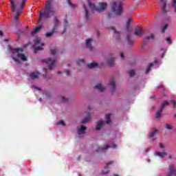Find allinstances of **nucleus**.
<instances>
[{
  "mask_svg": "<svg viewBox=\"0 0 176 176\" xmlns=\"http://www.w3.org/2000/svg\"><path fill=\"white\" fill-rule=\"evenodd\" d=\"M23 52L24 50L23 48H14L9 47V54L10 57L13 60L14 63L18 65L21 64V63H25V61H28V56L24 54V53H23Z\"/></svg>",
  "mask_w": 176,
  "mask_h": 176,
  "instance_id": "obj_1",
  "label": "nucleus"
},
{
  "mask_svg": "<svg viewBox=\"0 0 176 176\" xmlns=\"http://www.w3.org/2000/svg\"><path fill=\"white\" fill-rule=\"evenodd\" d=\"M87 2L89 9L91 10H96V12H98V13L104 12V10H105L108 7V3L105 2H100L97 6L91 1V0H87Z\"/></svg>",
  "mask_w": 176,
  "mask_h": 176,
  "instance_id": "obj_2",
  "label": "nucleus"
},
{
  "mask_svg": "<svg viewBox=\"0 0 176 176\" xmlns=\"http://www.w3.org/2000/svg\"><path fill=\"white\" fill-rule=\"evenodd\" d=\"M54 14V10L53 9V7H52V4L48 3L45 6V10L44 12H40V19H49V17H52Z\"/></svg>",
  "mask_w": 176,
  "mask_h": 176,
  "instance_id": "obj_3",
  "label": "nucleus"
},
{
  "mask_svg": "<svg viewBox=\"0 0 176 176\" xmlns=\"http://www.w3.org/2000/svg\"><path fill=\"white\" fill-rule=\"evenodd\" d=\"M51 54L54 56V58H50L48 59L44 60V61L48 64L49 69H53L54 67V63L57 61V49L54 48L51 50Z\"/></svg>",
  "mask_w": 176,
  "mask_h": 176,
  "instance_id": "obj_4",
  "label": "nucleus"
},
{
  "mask_svg": "<svg viewBox=\"0 0 176 176\" xmlns=\"http://www.w3.org/2000/svg\"><path fill=\"white\" fill-rule=\"evenodd\" d=\"M111 9L117 16H120L123 13V3L120 1L113 2Z\"/></svg>",
  "mask_w": 176,
  "mask_h": 176,
  "instance_id": "obj_5",
  "label": "nucleus"
},
{
  "mask_svg": "<svg viewBox=\"0 0 176 176\" xmlns=\"http://www.w3.org/2000/svg\"><path fill=\"white\" fill-rule=\"evenodd\" d=\"M160 148L161 150H157L155 152L154 156L160 157V159H164L167 156V151H166V146L162 143L160 144Z\"/></svg>",
  "mask_w": 176,
  "mask_h": 176,
  "instance_id": "obj_6",
  "label": "nucleus"
},
{
  "mask_svg": "<svg viewBox=\"0 0 176 176\" xmlns=\"http://www.w3.org/2000/svg\"><path fill=\"white\" fill-rule=\"evenodd\" d=\"M43 46H45V43H43L41 37H37L34 39L33 48L34 49L35 53H36L38 50H42Z\"/></svg>",
  "mask_w": 176,
  "mask_h": 176,
  "instance_id": "obj_7",
  "label": "nucleus"
},
{
  "mask_svg": "<svg viewBox=\"0 0 176 176\" xmlns=\"http://www.w3.org/2000/svg\"><path fill=\"white\" fill-rule=\"evenodd\" d=\"M108 148H112V149H116L118 148V145L115 144H111L109 146L108 144L105 145L104 147L101 148L98 146H96V152H102V151H107Z\"/></svg>",
  "mask_w": 176,
  "mask_h": 176,
  "instance_id": "obj_8",
  "label": "nucleus"
},
{
  "mask_svg": "<svg viewBox=\"0 0 176 176\" xmlns=\"http://www.w3.org/2000/svg\"><path fill=\"white\" fill-rule=\"evenodd\" d=\"M159 64H162V61L159 58H155L153 63H150L146 69V74H149L151 72L152 68L155 67V65H159Z\"/></svg>",
  "mask_w": 176,
  "mask_h": 176,
  "instance_id": "obj_9",
  "label": "nucleus"
},
{
  "mask_svg": "<svg viewBox=\"0 0 176 176\" xmlns=\"http://www.w3.org/2000/svg\"><path fill=\"white\" fill-rule=\"evenodd\" d=\"M11 3V10L13 12H16V14L17 16H20L21 14V11L20 10H16V3H17L18 0H10Z\"/></svg>",
  "mask_w": 176,
  "mask_h": 176,
  "instance_id": "obj_10",
  "label": "nucleus"
},
{
  "mask_svg": "<svg viewBox=\"0 0 176 176\" xmlns=\"http://www.w3.org/2000/svg\"><path fill=\"white\" fill-rule=\"evenodd\" d=\"M166 176H176V168L175 166L170 164Z\"/></svg>",
  "mask_w": 176,
  "mask_h": 176,
  "instance_id": "obj_11",
  "label": "nucleus"
},
{
  "mask_svg": "<svg viewBox=\"0 0 176 176\" xmlns=\"http://www.w3.org/2000/svg\"><path fill=\"white\" fill-rule=\"evenodd\" d=\"M159 133V129H154L152 131L149 132L148 133V138L151 140V141H155L156 138L155 136Z\"/></svg>",
  "mask_w": 176,
  "mask_h": 176,
  "instance_id": "obj_12",
  "label": "nucleus"
},
{
  "mask_svg": "<svg viewBox=\"0 0 176 176\" xmlns=\"http://www.w3.org/2000/svg\"><path fill=\"white\" fill-rule=\"evenodd\" d=\"M77 133L79 135H83L86 134V126L81 125L77 127Z\"/></svg>",
  "mask_w": 176,
  "mask_h": 176,
  "instance_id": "obj_13",
  "label": "nucleus"
},
{
  "mask_svg": "<svg viewBox=\"0 0 176 176\" xmlns=\"http://www.w3.org/2000/svg\"><path fill=\"white\" fill-rule=\"evenodd\" d=\"M134 34L136 36H142V35L144 34V31L140 28H136L135 29Z\"/></svg>",
  "mask_w": 176,
  "mask_h": 176,
  "instance_id": "obj_14",
  "label": "nucleus"
},
{
  "mask_svg": "<svg viewBox=\"0 0 176 176\" xmlns=\"http://www.w3.org/2000/svg\"><path fill=\"white\" fill-rule=\"evenodd\" d=\"M82 7L85 9V19H86L87 21H90V14H89L87 8H86V4H82Z\"/></svg>",
  "mask_w": 176,
  "mask_h": 176,
  "instance_id": "obj_15",
  "label": "nucleus"
},
{
  "mask_svg": "<svg viewBox=\"0 0 176 176\" xmlns=\"http://www.w3.org/2000/svg\"><path fill=\"white\" fill-rule=\"evenodd\" d=\"M54 28L53 30L54 31H56V30H57V27H58V25H60V21H58V19H57V16H54Z\"/></svg>",
  "mask_w": 176,
  "mask_h": 176,
  "instance_id": "obj_16",
  "label": "nucleus"
},
{
  "mask_svg": "<svg viewBox=\"0 0 176 176\" xmlns=\"http://www.w3.org/2000/svg\"><path fill=\"white\" fill-rule=\"evenodd\" d=\"M91 42H93V38H88L86 40V46L87 49L93 50V47L91 46Z\"/></svg>",
  "mask_w": 176,
  "mask_h": 176,
  "instance_id": "obj_17",
  "label": "nucleus"
},
{
  "mask_svg": "<svg viewBox=\"0 0 176 176\" xmlns=\"http://www.w3.org/2000/svg\"><path fill=\"white\" fill-rule=\"evenodd\" d=\"M104 124H105V122L102 120H100L96 125V130H100L101 127H102V126H104Z\"/></svg>",
  "mask_w": 176,
  "mask_h": 176,
  "instance_id": "obj_18",
  "label": "nucleus"
},
{
  "mask_svg": "<svg viewBox=\"0 0 176 176\" xmlns=\"http://www.w3.org/2000/svg\"><path fill=\"white\" fill-rule=\"evenodd\" d=\"M40 75H41V73H39L38 72H34L30 74V78H32V79H38V78H39Z\"/></svg>",
  "mask_w": 176,
  "mask_h": 176,
  "instance_id": "obj_19",
  "label": "nucleus"
},
{
  "mask_svg": "<svg viewBox=\"0 0 176 176\" xmlns=\"http://www.w3.org/2000/svg\"><path fill=\"white\" fill-rule=\"evenodd\" d=\"M95 89L98 90V91H104L105 90V87H104L102 84L98 83L96 85Z\"/></svg>",
  "mask_w": 176,
  "mask_h": 176,
  "instance_id": "obj_20",
  "label": "nucleus"
},
{
  "mask_svg": "<svg viewBox=\"0 0 176 176\" xmlns=\"http://www.w3.org/2000/svg\"><path fill=\"white\" fill-rule=\"evenodd\" d=\"M109 86H111V89L112 91H113L115 90V89H116L115 78L111 79Z\"/></svg>",
  "mask_w": 176,
  "mask_h": 176,
  "instance_id": "obj_21",
  "label": "nucleus"
},
{
  "mask_svg": "<svg viewBox=\"0 0 176 176\" xmlns=\"http://www.w3.org/2000/svg\"><path fill=\"white\" fill-rule=\"evenodd\" d=\"M165 129L166 130H168V131H171L173 129H174V124H170V123H166L165 124Z\"/></svg>",
  "mask_w": 176,
  "mask_h": 176,
  "instance_id": "obj_22",
  "label": "nucleus"
},
{
  "mask_svg": "<svg viewBox=\"0 0 176 176\" xmlns=\"http://www.w3.org/2000/svg\"><path fill=\"white\" fill-rule=\"evenodd\" d=\"M160 6H162V12H166V1H164V0H160Z\"/></svg>",
  "mask_w": 176,
  "mask_h": 176,
  "instance_id": "obj_23",
  "label": "nucleus"
},
{
  "mask_svg": "<svg viewBox=\"0 0 176 176\" xmlns=\"http://www.w3.org/2000/svg\"><path fill=\"white\" fill-rule=\"evenodd\" d=\"M163 112V109H160L157 111L156 114H155V118L157 119H160L162 118V113Z\"/></svg>",
  "mask_w": 176,
  "mask_h": 176,
  "instance_id": "obj_24",
  "label": "nucleus"
},
{
  "mask_svg": "<svg viewBox=\"0 0 176 176\" xmlns=\"http://www.w3.org/2000/svg\"><path fill=\"white\" fill-rule=\"evenodd\" d=\"M153 39H155V36L153 34H151L149 36H146L144 38V41L148 42V41H153Z\"/></svg>",
  "mask_w": 176,
  "mask_h": 176,
  "instance_id": "obj_25",
  "label": "nucleus"
},
{
  "mask_svg": "<svg viewBox=\"0 0 176 176\" xmlns=\"http://www.w3.org/2000/svg\"><path fill=\"white\" fill-rule=\"evenodd\" d=\"M168 105H170V102H168V101L166 100V101H164V102L162 104V105H161V107H160V108L161 109L164 110V108H166V107H168Z\"/></svg>",
  "mask_w": 176,
  "mask_h": 176,
  "instance_id": "obj_26",
  "label": "nucleus"
},
{
  "mask_svg": "<svg viewBox=\"0 0 176 176\" xmlns=\"http://www.w3.org/2000/svg\"><path fill=\"white\" fill-rule=\"evenodd\" d=\"M101 173L102 174H109V168L105 165L104 168L102 170Z\"/></svg>",
  "mask_w": 176,
  "mask_h": 176,
  "instance_id": "obj_27",
  "label": "nucleus"
},
{
  "mask_svg": "<svg viewBox=\"0 0 176 176\" xmlns=\"http://www.w3.org/2000/svg\"><path fill=\"white\" fill-rule=\"evenodd\" d=\"M42 27L41 26H38L37 28H36L32 32V35H35L36 34H38V32H39V31H41Z\"/></svg>",
  "mask_w": 176,
  "mask_h": 176,
  "instance_id": "obj_28",
  "label": "nucleus"
},
{
  "mask_svg": "<svg viewBox=\"0 0 176 176\" xmlns=\"http://www.w3.org/2000/svg\"><path fill=\"white\" fill-rule=\"evenodd\" d=\"M115 63V58H111L107 60V64L109 67H113V63Z\"/></svg>",
  "mask_w": 176,
  "mask_h": 176,
  "instance_id": "obj_29",
  "label": "nucleus"
},
{
  "mask_svg": "<svg viewBox=\"0 0 176 176\" xmlns=\"http://www.w3.org/2000/svg\"><path fill=\"white\" fill-rule=\"evenodd\" d=\"M98 67V63H92L87 65L88 68H97Z\"/></svg>",
  "mask_w": 176,
  "mask_h": 176,
  "instance_id": "obj_30",
  "label": "nucleus"
},
{
  "mask_svg": "<svg viewBox=\"0 0 176 176\" xmlns=\"http://www.w3.org/2000/svg\"><path fill=\"white\" fill-rule=\"evenodd\" d=\"M90 120V114L88 113L87 116L81 121V123L85 124L87 123Z\"/></svg>",
  "mask_w": 176,
  "mask_h": 176,
  "instance_id": "obj_31",
  "label": "nucleus"
},
{
  "mask_svg": "<svg viewBox=\"0 0 176 176\" xmlns=\"http://www.w3.org/2000/svg\"><path fill=\"white\" fill-rule=\"evenodd\" d=\"M113 164H115V161L110 160L106 162L105 166L111 168V166H113Z\"/></svg>",
  "mask_w": 176,
  "mask_h": 176,
  "instance_id": "obj_32",
  "label": "nucleus"
},
{
  "mask_svg": "<svg viewBox=\"0 0 176 176\" xmlns=\"http://www.w3.org/2000/svg\"><path fill=\"white\" fill-rule=\"evenodd\" d=\"M54 32H56V31L54 30V29H52V31L51 32H47L45 34V36L46 38H50V36H52Z\"/></svg>",
  "mask_w": 176,
  "mask_h": 176,
  "instance_id": "obj_33",
  "label": "nucleus"
},
{
  "mask_svg": "<svg viewBox=\"0 0 176 176\" xmlns=\"http://www.w3.org/2000/svg\"><path fill=\"white\" fill-rule=\"evenodd\" d=\"M67 3L69 5V6H70V8L72 9H75L76 8V5L75 4H73L72 2H71V0H67Z\"/></svg>",
  "mask_w": 176,
  "mask_h": 176,
  "instance_id": "obj_34",
  "label": "nucleus"
},
{
  "mask_svg": "<svg viewBox=\"0 0 176 176\" xmlns=\"http://www.w3.org/2000/svg\"><path fill=\"white\" fill-rule=\"evenodd\" d=\"M172 8L173 9V12L176 13V0H172Z\"/></svg>",
  "mask_w": 176,
  "mask_h": 176,
  "instance_id": "obj_35",
  "label": "nucleus"
},
{
  "mask_svg": "<svg viewBox=\"0 0 176 176\" xmlns=\"http://www.w3.org/2000/svg\"><path fill=\"white\" fill-rule=\"evenodd\" d=\"M110 30H111L113 31V32L114 33V34L116 35V36H118V35H120V33L116 31V29H115L114 27H111Z\"/></svg>",
  "mask_w": 176,
  "mask_h": 176,
  "instance_id": "obj_36",
  "label": "nucleus"
},
{
  "mask_svg": "<svg viewBox=\"0 0 176 176\" xmlns=\"http://www.w3.org/2000/svg\"><path fill=\"white\" fill-rule=\"evenodd\" d=\"M126 39H127L128 44L133 45V43H134L133 40H131V36L130 35L127 36Z\"/></svg>",
  "mask_w": 176,
  "mask_h": 176,
  "instance_id": "obj_37",
  "label": "nucleus"
},
{
  "mask_svg": "<svg viewBox=\"0 0 176 176\" xmlns=\"http://www.w3.org/2000/svg\"><path fill=\"white\" fill-rule=\"evenodd\" d=\"M106 123H107V124L111 123V114L106 115Z\"/></svg>",
  "mask_w": 176,
  "mask_h": 176,
  "instance_id": "obj_38",
  "label": "nucleus"
},
{
  "mask_svg": "<svg viewBox=\"0 0 176 176\" xmlns=\"http://www.w3.org/2000/svg\"><path fill=\"white\" fill-rule=\"evenodd\" d=\"M78 65H83L85 64V59H78L77 60Z\"/></svg>",
  "mask_w": 176,
  "mask_h": 176,
  "instance_id": "obj_39",
  "label": "nucleus"
},
{
  "mask_svg": "<svg viewBox=\"0 0 176 176\" xmlns=\"http://www.w3.org/2000/svg\"><path fill=\"white\" fill-rule=\"evenodd\" d=\"M64 30H63V34H64V32H65L66 30H67V25H68V21L65 19L64 21Z\"/></svg>",
  "mask_w": 176,
  "mask_h": 176,
  "instance_id": "obj_40",
  "label": "nucleus"
},
{
  "mask_svg": "<svg viewBox=\"0 0 176 176\" xmlns=\"http://www.w3.org/2000/svg\"><path fill=\"white\" fill-rule=\"evenodd\" d=\"M131 21H132V19L129 18L126 22L127 30H129V27H130V24H131Z\"/></svg>",
  "mask_w": 176,
  "mask_h": 176,
  "instance_id": "obj_41",
  "label": "nucleus"
},
{
  "mask_svg": "<svg viewBox=\"0 0 176 176\" xmlns=\"http://www.w3.org/2000/svg\"><path fill=\"white\" fill-rule=\"evenodd\" d=\"M58 126H65V122H64L63 120H60L57 122Z\"/></svg>",
  "mask_w": 176,
  "mask_h": 176,
  "instance_id": "obj_42",
  "label": "nucleus"
},
{
  "mask_svg": "<svg viewBox=\"0 0 176 176\" xmlns=\"http://www.w3.org/2000/svg\"><path fill=\"white\" fill-rule=\"evenodd\" d=\"M129 75H130V76H134V75H135V71H134V70H130L129 72Z\"/></svg>",
  "mask_w": 176,
  "mask_h": 176,
  "instance_id": "obj_43",
  "label": "nucleus"
},
{
  "mask_svg": "<svg viewBox=\"0 0 176 176\" xmlns=\"http://www.w3.org/2000/svg\"><path fill=\"white\" fill-rule=\"evenodd\" d=\"M25 1L27 0H22L21 3H20V8L21 9H23V8H24V3H25Z\"/></svg>",
  "mask_w": 176,
  "mask_h": 176,
  "instance_id": "obj_44",
  "label": "nucleus"
},
{
  "mask_svg": "<svg viewBox=\"0 0 176 176\" xmlns=\"http://www.w3.org/2000/svg\"><path fill=\"white\" fill-rule=\"evenodd\" d=\"M166 41V42H168V43H169V45H171V43H173V41H171V38L170 37H167Z\"/></svg>",
  "mask_w": 176,
  "mask_h": 176,
  "instance_id": "obj_45",
  "label": "nucleus"
},
{
  "mask_svg": "<svg viewBox=\"0 0 176 176\" xmlns=\"http://www.w3.org/2000/svg\"><path fill=\"white\" fill-rule=\"evenodd\" d=\"M168 27V25L166 24L164 26V28H162V32H164V31H166L167 30V28Z\"/></svg>",
  "mask_w": 176,
  "mask_h": 176,
  "instance_id": "obj_46",
  "label": "nucleus"
},
{
  "mask_svg": "<svg viewBox=\"0 0 176 176\" xmlns=\"http://www.w3.org/2000/svg\"><path fill=\"white\" fill-rule=\"evenodd\" d=\"M62 101L63 102H67L68 101V99L67 98H65V97H63L62 98Z\"/></svg>",
  "mask_w": 176,
  "mask_h": 176,
  "instance_id": "obj_47",
  "label": "nucleus"
},
{
  "mask_svg": "<svg viewBox=\"0 0 176 176\" xmlns=\"http://www.w3.org/2000/svg\"><path fill=\"white\" fill-rule=\"evenodd\" d=\"M32 89H34V90H38V91H41V89H39L38 87H32Z\"/></svg>",
  "mask_w": 176,
  "mask_h": 176,
  "instance_id": "obj_48",
  "label": "nucleus"
},
{
  "mask_svg": "<svg viewBox=\"0 0 176 176\" xmlns=\"http://www.w3.org/2000/svg\"><path fill=\"white\" fill-rule=\"evenodd\" d=\"M170 102H172V104H173V108H175L176 101L175 100H172V101H170Z\"/></svg>",
  "mask_w": 176,
  "mask_h": 176,
  "instance_id": "obj_49",
  "label": "nucleus"
},
{
  "mask_svg": "<svg viewBox=\"0 0 176 176\" xmlns=\"http://www.w3.org/2000/svg\"><path fill=\"white\" fill-rule=\"evenodd\" d=\"M65 73L66 74L67 76H69V74H70L69 70L65 71Z\"/></svg>",
  "mask_w": 176,
  "mask_h": 176,
  "instance_id": "obj_50",
  "label": "nucleus"
},
{
  "mask_svg": "<svg viewBox=\"0 0 176 176\" xmlns=\"http://www.w3.org/2000/svg\"><path fill=\"white\" fill-rule=\"evenodd\" d=\"M14 20H19V15L16 14V15L14 16Z\"/></svg>",
  "mask_w": 176,
  "mask_h": 176,
  "instance_id": "obj_51",
  "label": "nucleus"
},
{
  "mask_svg": "<svg viewBox=\"0 0 176 176\" xmlns=\"http://www.w3.org/2000/svg\"><path fill=\"white\" fill-rule=\"evenodd\" d=\"M120 57L121 58H124V54H123V52L120 54Z\"/></svg>",
  "mask_w": 176,
  "mask_h": 176,
  "instance_id": "obj_52",
  "label": "nucleus"
},
{
  "mask_svg": "<svg viewBox=\"0 0 176 176\" xmlns=\"http://www.w3.org/2000/svg\"><path fill=\"white\" fill-rule=\"evenodd\" d=\"M2 35H3V33L0 30V36H2Z\"/></svg>",
  "mask_w": 176,
  "mask_h": 176,
  "instance_id": "obj_53",
  "label": "nucleus"
},
{
  "mask_svg": "<svg viewBox=\"0 0 176 176\" xmlns=\"http://www.w3.org/2000/svg\"><path fill=\"white\" fill-rule=\"evenodd\" d=\"M38 101H39L40 102H42V98L38 99Z\"/></svg>",
  "mask_w": 176,
  "mask_h": 176,
  "instance_id": "obj_54",
  "label": "nucleus"
},
{
  "mask_svg": "<svg viewBox=\"0 0 176 176\" xmlns=\"http://www.w3.org/2000/svg\"><path fill=\"white\" fill-rule=\"evenodd\" d=\"M148 163H151V160L147 159Z\"/></svg>",
  "mask_w": 176,
  "mask_h": 176,
  "instance_id": "obj_55",
  "label": "nucleus"
},
{
  "mask_svg": "<svg viewBox=\"0 0 176 176\" xmlns=\"http://www.w3.org/2000/svg\"><path fill=\"white\" fill-rule=\"evenodd\" d=\"M4 41H5V42H8V39H5Z\"/></svg>",
  "mask_w": 176,
  "mask_h": 176,
  "instance_id": "obj_56",
  "label": "nucleus"
},
{
  "mask_svg": "<svg viewBox=\"0 0 176 176\" xmlns=\"http://www.w3.org/2000/svg\"><path fill=\"white\" fill-rule=\"evenodd\" d=\"M58 74H61V72H58Z\"/></svg>",
  "mask_w": 176,
  "mask_h": 176,
  "instance_id": "obj_57",
  "label": "nucleus"
},
{
  "mask_svg": "<svg viewBox=\"0 0 176 176\" xmlns=\"http://www.w3.org/2000/svg\"><path fill=\"white\" fill-rule=\"evenodd\" d=\"M98 176H102V174H100V175H98Z\"/></svg>",
  "mask_w": 176,
  "mask_h": 176,
  "instance_id": "obj_58",
  "label": "nucleus"
},
{
  "mask_svg": "<svg viewBox=\"0 0 176 176\" xmlns=\"http://www.w3.org/2000/svg\"><path fill=\"white\" fill-rule=\"evenodd\" d=\"M174 117L176 118V114L174 115Z\"/></svg>",
  "mask_w": 176,
  "mask_h": 176,
  "instance_id": "obj_59",
  "label": "nucleus"
},
{
  "mask_svg": "<svg viewBox=\"0 0 176 176\" xmlns=\"http://www.w3.org/2000/svg\"><path fill=\"white\" fill-rule=\"evenodd\" d=\"M162 55L164 56V52H163Z\"/></svg>",
  "mask_w": 176,
  "mask_h": 176,
  "instance_id": "obj_60",
  "label": "nucleus"
},
{
  "mask_svg": "<svg viewBox=\"0 0 176 176\" xmlns=\"http://www.w3.org/2000/svg\"><path fill=\"white\" fill-rule=\"evenodd\" d=\"M109 17H111V15H109Z\"/></svg>",
  "mask_w": 176,
  "mask_h": 176,
  "instance_id": "obj_61",
  "label": "nucleus"
}]
</instances>
